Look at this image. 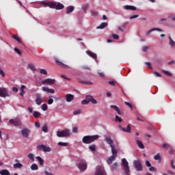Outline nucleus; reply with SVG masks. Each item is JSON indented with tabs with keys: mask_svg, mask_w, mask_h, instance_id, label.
I'll return each instance as SVG.
<instances>
[{
	"mask_svg": "<svg viewBox=\"0 0 175 175\" xmlns=\"http://www.w3.org/2000/svg\"><path fill=\"white\" fill-rule=\"evenodd\" d=\"M99 138L98 135L84 136L82 141L84 144H91Z\"/></svg>",
	"mask_w": 175,
	"mask_h": 175,
	"instance_id": "nucleus-1",
	"label": "nucleus"
},
{
	"mask_svg": "<svg viewBox=\"0 0 175 175\" xmlns=\"http://www.w3.org/2000/svg\"><path fill=\"white\" fill-rule=\"evenodd\" d=\"M122 168H123V171H124V175H129L130 169L129 165V162L126 159H122Z\"/></svg>",
	"mask_w": 175,
	"mask_h": 175,
	"instance_id": "nucleus-2",
	"label": "nucleus"
},
{
	"mask_svg": "<svg viewBox=\"0 0 175 175\" xmlns=\"http://www.w3.org/2000/svg\"><path fill=\"white\" fill-rule=\"evenodd\" d=\"M77 167L81 172H84L87 170L88 165L84 159H81L77 162Z\"/></svg>",
	"mask_w": 175,
	"mask_h": 175,
	"instance_id": "nucleus-3",
	"label": "nucleus"
},
{
	"mask_svg": "<svg viewBox=\"0 0 175 175\" xmlns=\"http://www.w3.org/2000/svg\"><path fill=\"white\" fill-rule=\"evenodd\" d=\"M57 135L58 137H67L70 135V131L68 129H66L64 131H57Z\"/></svg>",
	"mask_w": 175,
	"mask_h": 175,
	"instance_id": "nucleus-4",
	"label": "nucleus"
},
{
	"mask_svg": "<svg viewBox=\"0 0 175 175\" xmlns=\"http://www.w3.org/2000/svg\"><path fill=\"white\" fill-rule=\"evenodd\" d=\"M112 156H111L107 161L108 165H111L112 163L116 160L118 157V151L117 150H111Z\"/></svg>",
	"mask_w": 175,
	"mask_h": 175,
	"instance_id": "nucleus-5",
	"label": "nucleus"
},
{
	"mask_svg": "<svg viewBox=\"0 0 175 175\" xmlns=\"http://www.w3.org/2000/svg\"><path fill=\"white\" fill-rule=\"evenodd\" d=\"M95 175H107L106 171L103 165H98L96 167Z\"/></svg>",
	"mask_w": 175,
	"mask_h": 175,
	"instance_id": "nucleus-6",
	"label": "nucleus"
},
{
	"mask_svg": "<svg viewBox=\"0 0 175 175\" xmlns=\"http://www.w3.org/2000/svg\"><path fill=\"white\" fill-rule=\"evenodd\" d=\"M9 122L11 125H13L14 126H22V122L21 120L18 118L10 120Z\"/></svg>",
	"mask_w": 175,
	"mask_h": 175,
	"instance_id": "nucleus-7",
	"label": "nucleus"
},
{
	"mask_svg": "<svg viewBox=\"0 0 175 175\" xmlns=\"http://www.w3.org/2000/svg\"><path fill=\"white\" fill-rule=\"evenodd\" d=\"M133 163L134 164V167H135V170H137V172H142L143 170V167L139 160H134Z\"/></svg>",
	"mask_w": 175,
	"mask_h": 175,
	"instance_id": "nucleus-8",
	"label": "nucleus"
},
{
	"mask_svg": "<svg viewBox=\"0 0 175 175\" xmlns=\"http://www.w3.org/2000/svg\"><path fill=\"white\" fill-rule=\"evenodd\" d=\"M37 148H38V150L42 151L44 152H45V153L50 152L51 151V148L49 147V146H46L44 144H42V145L38 146Z\"/></svg>",
	"mask_w": 175,
	"mask_h": 175,
	"instance_id": "nucleus-9",
	"label": "nucleus"
},
{
	"mask_svg": "<svg viewBox=\"0 0 175 175\" xmlns=\"http://www.w3.org/2000/svg\"><path fill=\"white\" fill-rule=\"evenodd\" d=\"M10 96L9 94L8 90L5 88H0V97L1 98H7Z\"/></svg>",
	"mask_w": 175,
	"mask_h": 175,
	"instance_id": "nucleus-10",
	"label": "nucleus"
},
{
	"mask_svg": "<svg viewBox=\"0 0 175 175\" xmlns=\"http://www.w3.org/2000/svg\"><path fill=\"white\" fill-rule=\"evenodd\" d=\"M55 61L57 65H58V66H60V68H62L63 69H68L70 68L69 66L65 64L57 57L55 58Z\"/></svg>",
	"mask_w": 175,
	"mask_h": 175,
	"instance_id": "nucleus-11",
	"label": "nucleus"
},
{
	"mask_svg": "<svg viewBox=\"0 0 175 175\" xmlns=\"http://www.w3.org/2000/svg\"><path fill=\"white\" fill-rule=\"evenodd\" d=\"M51 8L62 10L64 8V5L60 3H52L50 5Z\"/></svg>",
	"mask_w": 175,
	"mask_h": 175,
	"instance_id": "nucleus-12",
	"label": "nucleus"
},
{
	"mask_svg": "<svg viewBox=\"0 0 175 175\" xmlns=\"http://www.w3.org/2000/svg\"><path fill=\"white\" fill-rule=\"evenodd\" d=\"M105 142L107 143V144H109L111 146V150H116V146L113 144V141L111 139L110 137H107L105 139Z\"/></svg>",
	"mask_w": 175,
	"mask_h": 175,
	"instance_id": "nucleus-13",
	"label": "nucleus"
},
{
	"mask_svg": "<svg viewBox=\"0 0 175 175\" xmlns=\"http://www.w3.org/2000/svg\"><path fill=\"white\" fill-rule=\"evenodd\" d=\"M30 133H31L30 130L27 128L23 129L21 131V135L25 139H28V137H29Z\"/></svg>",
	"mask_w": 175,
	"mask_h": 175,
	"instance_id": "nucleus-14",
	"label": "nucleus"
},
{
	"mask_svg": "<svg viewBox=\"0 0 175 175\" xmlns=\"http://www.w3.org/2000/svg\"><path fill=\"white\" fill-rule=\"evenodd\" d=\"M56 80L55 79L48 78L42 81V84H49L50 85H53V84H55Z\"/></svg>",
	"mask_w": 175,
	"mask_h": 175,
	"instance_id": "nucleus-15",
	"label": "nucleus"
},
{
	"mask_svg": "<svg viewBox=\"0 0 175 175\" xmlns=\"http://www.w3.org/2000/svg\"><path fill=\"white\" fill-rule=\"evenodd\" d=\"M119 129H120V131L124 133H131V125H127V129H125L124 127H122L121 126H119Z\"/></svg>",
	"mask_w": 175,
	"mask_h": 175,
	"instance_id": "nucleus-16",
	"label": "nucleus"
},
{
	"mask_svg": "<svg viewBox=\"0 0 175 175\" xmlns=\"http://www.w3.org/2000/svg\"><path fill=\"white\" fill-rule=\"evenodd\" d=\"M92 96L88 95L85 99L82 101V105H88L90 102H92Z\"/></svg>",
	"mask_w": 175,
	"mask_h": 175,
	"instance_id": "nucleus-17",
	"label": "nucleus"
},
{
	"mask_svg": "<svg viewBox=\"0 0 175 175\" xmlns=\"http://www.w3.org/2000/svg\"><path fill=\"white\" fill-rule=\"evenodd\" d=\"M15 162L16 163H14V166H13V167L14 168V169H21V168H23V164L22 163H19V160L18 159H16L15 160Z\"/></svg>",
	"mask_w": 175,
	"mask_h": 175,
	"instance_id": "nucleus-18",
	"label": "nucleus"
},
{
	"mask_svg": "<svg viewBox=\"0 0 175 175\" xmlns=\"http://www.w3.org/2000/svg\"><path fill=\"white\" fill-rule=\"evenodd\" d=\"M36 103L37 105H41V103H42L43 100L41 98V95L40 94H37L36 95Z\"/></svg>",
	"mask_w": 175,
	"mask_h": 175,
	"instance_id": "nucleus-19",
	"label": "nucleus"
},
{
	"mask_svg": "<svg viewBox=\"0 0 175 175\" xmlns=\"http://www.w3.org/2000/svg\"><path fill=\"white\" fill-rule=\"evenodd\" d=\"M42 90L44 92H49V94H55V90L53 89H49L48 87H42Z\"/></svg>",
	"mask_w": 175,
	"mask_h": 175,
	"instance_id": "nucleus-20",
	"label": "nucleus"
},
{
	"mask_svg": "<svg viewBox=\"0 0 175 175\" xmlns=\"http://www.w3.org/2000/svg\"><path fill=\"white\" fill-rule=\"evenodd\" d=\"M74 98H75L74 95L70 94H68L66 96L67 102H72V100H73Z\"/></svg>",
	"mask_w": 175,
	"mask_h": 175,
	"instance_id": "nucleus-21",
	"label": "nucleus"
},
{
	"mask_svg": "<svg viewBox=\"0 0 175 175\" xmlns=\"http://www.w3.org/2000/svg\"><path fill=\"white\" fill-rule=\"evenodd\" d=\"M110 107L111 109H113L114 111H116V113H118V114H119V116L121 115V111L118 107H117L116 105H111Z\"/></svg>",
	"mask_w": 175,
	"mask_h": 175,
	"instance_id": "nucleus-22",
	"label": "nucleus"
},
{
	"mask_svg": "<svg viewBox=\"0 0 175 175\" xmlns=\"http://www.w3.org/2000/svg\"><path fill=\"white\" fill-rule=\"evenodd\" d=\"M87 54L90 55L91 57L94 58V59H97V55L90 51H86Z\"/></svg>",
	"mask_w": 175,
	"mask_h": 175,
	"instance_id": "nucleus-23",
	"label": "nucleus"
},
{
	"mask_svg": "<svg viewBox=\"0 0 175 175\" xmlns=\"http://www.w3.org/2000/svg\"><path fill=\"white\" fill-rule=\"evenodd\" d=\"M124 10H133V11L137 10V8L135 6H133V5H124Z\"/></svg>",
	"mask_w": 175,
	"mask_h": 175,
	"instance_id": "nucleus-24",
	"label": "nucleus"
},
{
	"mask_svg": "<svg viewBox=\"0 0 175 175\" xmlns=\"http://www.w3.org/2000/svg\"><path fill=\"white\" fill-rule=\"evenodd\" d=\"M136 142H137V146H138V148H139V149L144 150L145 146L140 140H137Z\"/></svg>",
	"mask_w": 175,
	"mask_h": 175,
	"instance_id": "nucleus-25",
	"label": "nucleus"
},
{
	"mask_svg": "<svg viewBox=\"0 0 175 175\" xmlns=\"http://www.w3.org/2000/svg\"><path fill=\"white\" fill-rule=\"evenodd\" d=\"M168 38H169V45L171 47H175V42L172 40V37L169 36Z\"/></svg>",
	"mask_w": 175,
	"mask_h": 175,
	"instance_id": "nucleus-26",
	"label": "nucleus"
},
{
	"mask_svg": "<svg viewBox=\"0 0 175 175\" xmlns=\"http://www.w3.org/2000/svg\"><path fill=\"white\" fill-rule=\"evenodd\" d=\"M0 174L1 175H10V173L8 170L5 169V170H0Z\"/></svg>",
	"mask_w": 175,
	"mask_h": 175,
	"instance_id": "nucleus-27",
	"label": "nucleus"
},
{
	"mask_svg": "<svg viewBox=\"0 0 175 175\" xmlns=\"http://www.w3.org/2000/svg\"><path fill=\"white\" fill-rule=\"evenodd\" d=\"M78 81L82 84H88V85H92L93 83L91 81H83L80 78H78Z\"/></svg>",
	"mask_w": 175,
	"mask_h": 175,
	"instance_id": "nucleus-28",
	"label": "nucleus"
},
{
	"mask_svg": "<svg viewBox=\"0 0 175 175\" xmlns=\"http://www.w3.org/2000/svg\"><path fill=\"white\" fill-rule=\"evenodd\" d=\"M36 159L38 161L40 165L43 166L44 165V159L42 158H41L40 156H38L36 157Z\"/></svg>",
	"mask_w": 175,
	"mask_h": 175,
	"instance_id": "nucleus-29",
	"label": "nucleus"
},
{
	"mask_svg": "<svg viewBox=\"0 0 175 175\" xmlns=\"http://www.w3.org/2000/svg\"><path fill=\"white\" fill-rule=\"evenodd\" d=\"M154 31H163V30L159 28H152V29H150L148 32H146V36L149 35L151 32H152Z\"/></svg>",
	"mask_w": 175,
	"mask_h": 175,
	"instance_id": "nucleus-30",
	"label": "nucleus"
},
{
	"mask_svg": "<svg viewBox=\"0 0 175 175\" xmlns=\"http://www.w3.org/2000/svg\"><path fill=\"white\" fill-rule=\"evenodd\" d=\"M108 25V23H103L100 24V26L97 27L96 29H103L105 27H107Z\"/></svg>",
	"mask_w": 175,
	"mask_h": 175,
	"instance_id": "nucleus-31",
	"label": "nucleus"
},
{
	"mask_svg": "<svg viewBox=\"0 0 175 175\" xmlns=\"http://www.w3.org/2000/svg\"><path fill=\"white\" fill-rule=\"evenodd\" d=\"M75 8L73 6H69L67 8V10H66V14H70L72 12H73Z\"/></svg>",
	"mask_w": 175,
	"mask_h": 175,
	"instance_id": "nucleus-32",
	"label": "nucleus"
},
{
	"mask_svg": "<svg viewBox=\"0 0 175 175\" xmlns=\"http://www.w3.org/2000/svg\"><path fill=\"white\" fill-rule=\"evenodd\" d=\"M33 116H34V118H35L36 119H38V118L40 117L41 113H40V112L37 111H35L33 112Z\"/></svg>",
	"mask_w": 175,
	"mask_h": 175,
	"instance_id": "nucleus-33",
	"label": "nucleus"
},
{
	"mask_svg": "<svg viewBox=\"0 0 175 175\" xmlns=\"http://www.w3.org/2000/svg\"><path fill=\"white\" fill-rule=\"evenodd\" d=\"M163 148L165 150H169L172 148V146L170 144H163Z\"/></svg>",
	"mask_w": 175,
	"mask_h": 175,
	"instance_id": "nucleus-34",
	"label": "nucleus"
},
{
	"mask_svg": "<svg viewBox=\"0 0 175 175\" xmlns=\"http://www.w3.org/2000/svg\"><path fill=\"white\" fill-rule=\"evenodd\" d=\"M28 67L29 68V69H31V70H32L33 72H36L37 70L35 68V66L33 64H28Z\"/></svg>",
	"mask_w": 175,
	"mask_h": 175,
	"instance_id": "nucleus-35",
	"label": "nucleus"
},
{
	"mask_svg": "<svg viewBox=\"0 0 175 175\" xmlns=\"http://www.w3.org/2000/svg\"><path fill=\"white\" fill-rule=\"evenodd\" d=\"M28 159H30L32 162H34L35 159H34V154L32 153H29L28 155Z\"/></svg>",
	"mask_w": 175,
	"mask_h": 175,
	"instance_id": "nucleus-36",
	"label": "nucleus"
},
{
	"mask_svg": "<svg viewBox=\"0 0 175 175\" xmlns=\"http://www.w3.org/2000/svg\"><path fill=\"white\" fill-rule=\"evenodd\" d=\"M31 170H33V171L38 170V165L36 164V163L32 164L31 166Z\"/></svg>",
	"mask_w": 175,
	"mask_h": 175,
	"instance_id": "nucleus-37",
	"label": "nucleus"
},
{
	"mask_svg": "<svg viewBox=\"0 0 175 175\" xmlns=\"http://www.w3.org/2000/svg\"><path fill=\"white\" fill-rule=\"evenodd\" d=\"M42 131L45 133H47L49 132V129H48V126H46V124H44L43 126H42Z\"/></svg>",
	"mask_w": 175,
	"mask_h": 175,
	"instance_id": "nucleus-38",
	"label": "nucleus"
},
{
	"mask_svg": "<svg viewBox=\"0 0 175 175\" xmlns=\"http://www.w3.org/2000/svg\"><path fill=\"white\" fill-rule=\"evenodd\" d=\"M115 122L121 123L122 122V119L118 116H115Z\"/></svg>",
	"mask_w": 175,
	"mask_h": 175,
	"instance_id": "nucleus-39",
	"label": "nucleus"
},
{
	"mask_svg": "<svg viewBox=\"0 0 175 175\" xmlns=\"http://www.w3.org/2000/svg\"><path fill=\"white\" fill-rule=\"evenodd\" d=\"M68 145V144L66 143V142H60L58 143V146H59L67 147Z\"/></svg>",
	"mask_w": 175,
	"mask_h": 175,
	"instance_id": "nucleus-40",
	"label": "nucleus"
},
{
	"mask_svg": "<svg viewBox=\"0 0 175 175\" xmlns=\"http://www.w3.org/2000/svg\"><path fill=\"white\" fill-rule=\"evenodd\" d=\"M12 38H13L14 39H15L16 40H17L18 42H19V43L21 42V38L18 36V35H13V36H12Z\"/></svg>",
	"mask_w": 175,
	"mask_h": 175,
	"instance_id": "nucleus-41",
	"label": "nucleus"
},
{
	"mask_svg": "<svg viewBox=\"0 0 175 175\" xmlns=\"http://www.w3.org/2000/svg\"><path fill=\"white\" fill-rule=\"evenodd\" d=\"M89 149L92 151V152H95L96 151V146L94 144H92L91 146H89Z\"/></svg>",
	"mask_w": 175,
	"mask_h": 175,
	"instance_id": "nucleus-42",
	"label": "nucleus"
},
{
	"mask_svg": "<svg viewBox=\"0 0 175 175\" xmlns=\"http://www.w3.org/2000/svg\"><path fill=\"white\" fill-rule=\"evenodd\" d=\"M124 105H126V106H129V107H130L131 110H133V107L131 103L128 102H124Z\"/></svg>",
	"mask_w": 175,
	"mask_h": 175,
	"instance_id": "nucleus-43",
	"label": "nucleus"
},
{
	"mask_svg": "<svg viewBox=\"0 0 175 175\" xmlns=\"http://www.w3.org/2000/svg\"><path fill=\"white\" fill-rule=\"evenodd\" d=\"M118 167V164L117 162H115L114 164L112 165V169L113 170H116Z\"/></svg>",
	"mask_w": 175,
	"mask_h": 175,
	"instance_id": "nucleus-44",
	"label": "nucleus"
},
{
	"mask_svg": "<svg viewBox=\"0 0 175 175\" xmlns=\"http://www.w3.org/2000/svg\"><path fill=\"white\" fill-rule=\"evenodd\" d=\"M81 110L77 109L73 112L74 116H78V114H81Z\"/></svg>",
	"mask_w": 175,
	"mask_h": 175,
	"instance_id": "nucleus-45",
	"label": "nucleus"
},
{
	"mask_svg": "<svg viewBox=\"0 0 175 175\" xmlns=\"http://www.w3.org/2000/svg\"><path fill=\"white\" fill-rule=\"evenodd\" d=\"M154 160H156V161H161V155H160V154H157V155H154Z\"/></svg>",
	"mask_w": 175,
	"mask_h": 175,
	"instance_id": "nucleus-46",
	"label": "nucleus"
},
{
	"mask_svg": "<svg viewBox=\"0 0 175 175\" xmlns=\"http://www.w3.org/2000/svg\"><path fill=\"white\" fill-rule=\"evenodd\" d=\"M47 109H48L47 105L46 104H43L42 106V109L44 111H46Z\"/></svg>",
	"mask_w": 175,
	"mask_h": 175,
	"instance_id": "nucleus-47",
	"label": "nucleus"
},
{
	"mask_svg": "<svg viewBox=\"0 0 175 175\" xmlns=\"http://www.w3.org/2000/svg\"><path fill=\"white\" fill-rule=\"evenodd\" d=\"M170 166H171L172 169L175 170V165L174 164V160L170 161Z\"/></svg>",
	"mask_w": 175,
	"mask_h": 175,
	"instance_id": "nucleus-48",
	"label": "nucleus"
},
{
	"mask_svg": "<svg viewBox=\"0 0 175 175\" xmlns=\"http://www.w3.org/2000/svg\"><path fill=\"white\" fill-rule=\"evenodd\" d=\"M40 73H41V75H47V71L45 69H41L40 70Z\"/></svg>",
	"mask_w": 175,
	"mask_h": 175,
	"instance_id": "nucleus-49",
	"label": "nucleus"
},
{
	"mask_svg": "<svg viewBox=\"0 0 175 175\" xmlns=\"http://www.w3.org/2000/svg\"><path fill=\"white\" fill-rule=\"evenodd\" d=\"M14 51L18 54V55H21L22 54V52L20 49H18V48H14Z\"/></svg>",
	"mask_w": 175,
	"mask_h": 175,
	"instance_id": "nucleus-50",
	"label": "nucleus"
},
{
	"mask_svg": "<svg viewBox=\"0 0 175 175\" xmlns=\"http://www.w3.org/2000/svg\"><path fill=\"white\" fill-rule=\"evenodd\" d=\"M45 7L49 6L51 8V3H53V2H50V3H46V2H43L42 3Z\"/></svg>",
	"mask_w": 175,
	"mask_h": 175,
	"instance_id": "nucleus-51",
	"label": "nucleus"
},
{
	"mask_svg": "<svg viewBox=\"0 0 175 175\" xmlns=\"http://www.w3.org/2000/svg\"><path fill=\"white\" fill-rule=\"evenodd\" d=\"M163 72H164V75H167V76H172V73L170 72L169 71H166V70H163Z\"/></svg>",
	"mask_w": 175,
	"mask_h": 175,
	"instance_id": "nucleus-52",
	"label": "nucleus"
},
{
	"mask_svg": "<svg viewBox=\"0 0 175 175\" xmlns=\"http://www.w3.org/2000/svg\"><path fill=\"white\" fill-rule=\"evenodd\" d=\"M145 65H146V66H148V68H149V69H152V67L151 64L150 62H146Z\"/></svg>",
	"mask_w": 175,
	"mask_h": 175,
	"instance_id": "nucleus-53",
	"label": "nucleus"
},
{
	"mask_svg": "<svg viewBox=\"0 0 175 175\" xmlns=\"http://www.w3.org/2000/svg\"><path fill=\"white\" fill-rule=\"evenodd\" d=\"M145 165H146V167H151V163H150L149 161H145Z\"/></svg>",
	"mask_w": 175,
	"mask_h": 175,
	"instance_id": "nucleus-54",
	"label": "nucleus"
},
{
	"mask_svg": "<svg viewBox=\"0 0 175 175\" xmlns=\"http://www.w3.org/2000/svg\"><path fill=\"white\" fill-rule=\"evenodd\" d=\"M91 14L92 16H97L98 14V12L94 10H92Z\"/></svg>",
	"mask_w": 175,
	"mask_h": 175,
	"instance_id": "nucleus-55",
	"label": "nucleus"
},
{
	"mask_svg": "<svg viewBox=\"0 0 175 175\" xmlns=\"http://www.w3.org/2000/svg\"><path fill=\"white\" fill-rule=\"evenodd\" d=\"M149 47L147 46H142V51L146 52L148 50Z\"/></svg>",
	"mask_w": 175,
	"mask_h": 175,
	"instance_id": "nucleus-56",
	"label": "nucleus"
},
{
	"mask_svg": "<svg viewBox=\"0 0 175 175\" xmlns=\"http://www.w3.org/2000/svg\"><path fill=\"white\" fill-rule=\"evenodd\" d=\"M153 75H154V76H156V77H161V74L159 73L158 72H153Z\"/></svg>",
	"mask_w": 175,
	"mask_h": 175,
	"instance_id": "nucleus-57",
	"label": "nucleus"
},
{
	"mask_svg": "<svg viewBox=\"0 0 175 175\" xmlns=\"http://www.w3.org/2000/svg\"><path fill=\"white\" fill-rule=\"evenodd\" d=\"M112 36H113V38L115 40H118L120 38L119 36L117 34H113Z\"/></svg>",
	"mask_w": 175,
	"mask_h": 175,
	"instance_id": "nucleus-58",
	"label": "nucleus"
},
{
	"mask_svg": "<svg viewBox=\"0 0 175 175\" xmlns=\"http://www.w3.org/2000/svg\"><path fill=\"white\" fill-rule=\"evenodd\" d=\"M98 75L100 76V77H105L104 72H100V70L98 71Z\"/></svg>",
	"mask_w": 175,
	"mask_h": 175,
	"instance_id": "nucleus-59",
	"label": "nucleus"
},
{
	"mask_svg": "<svg viewBox=\"0 0 175 175\" xmlns=\"http://www.w3.org/2000/svg\"><path fill=\"white\" fill-rule=\"evenodd\" d=\"M83 69H85L86 70H91V68L88 66H83Z\"/></svg>",
	"mask_w": 175,
	"mask_h": 175,
	"instance_id": "nucleus-60",
	"label": "nucleus"
},
{
	"mask_svg": "<svg viewBox=\"0 0 175 175\" xmlns=\"http://www.w3.org/2000/svg\"><path fill=\"white\" fill-rule=\"evenodd\" d=\"M139 17V15L138 14H135V15H133L130 17V19H134V18H136Z\"/></svg>",
	"mask_w": 175,
	"mask_h": 175,
	"instance_id": "nucleus-61",
	"label": "nucleus"
},
{
	"mask_svg": "<svg viewBox=\"0 0 175 175\" xmlns=\"http://www.w3.org/2000/svg\"><path fill=\"white\" fill-rule=\"evenodd\" d=\"M35 126L38 129L40 127V124L39 123V122H36Z\"/></svg>",
	"mask_w": 175,
	"mask_h": 175,
	"instance_id": "nucleus-62",
	"label": "nucleus"
},
{
	"mask_svg": "<svg viewBox=\"0 0 175 175\" xmlns=\"http://www.w3.org/2000/svg\"><path fill=\"white\" fill-rule=\"evenodd\" d=\"M48 103L49 105H52V103H53V98H49L48 100Z\"/></svg>",
	"mask_w": 175,
	"mask_h": 175,
	"instance_id": "nucleus-63",
	"label": "nucleus"
},
{
	"mask_svg": "<svg viewBox=\"0 0 175 175\" xmlns=\"http://www.w3.org/2000/svg\"><path fill=\"white\" fill-rule=\"evenodd\" d=\"M44 173H45V175H53L52 173L49 172L46 169L45 170Z\"/></svg>",
	"mask_w": 175,
	"mask_h": 175,
	"instance_id": "nucleus-64",
	"label": "nucleus"
}]
</instances>
